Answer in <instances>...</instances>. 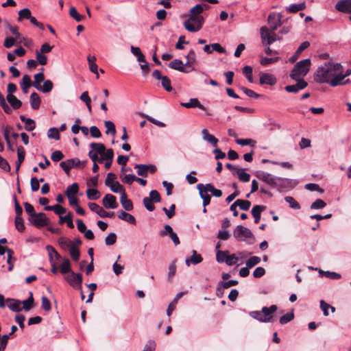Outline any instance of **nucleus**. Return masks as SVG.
I'll list each match as a JSON object with an SVG mask.
<instances>
[{"instance_id":"1","label":"nucleus","mask_w":351,"mask_h":351,"mask_svg":"<svg viewBox=\"0 0 351 351\" xmlns=\"http://www.w3.org/2000/svg\"><path fill=\"white\" fill-rule=\"evenodd\" d=\"M342 69L340 63L325 62L319 66L313 75L315 82L319 84L328 83L336 73Z\"/></svg>"},{"instance_id":"2","label":"nucleus","mask_w":351,"mask_h":351,"mask_svg":"<svg viewBox=\"0 0 351 351\" xmlns=\"http://www.w3.org/2000/svg\"><path fill=\"white\" fill-rule=\"evenodd\" d=\"M311 62L309 58L304 59L297 62L291 71L289 77L292 80H304L303 77L310 71Z\"/></svg>"},{"instance_id":"3","label":"nucleus","mask_w":351,"mask_h":351,"mask_svg":"<svg viewBox=\"0 0 351 351\" xmlns=\"http://www.w3.org/2000/svg\"><path fill=\"white\" fill-rule=\"evenodd\" d=\"M255 176L258 180L267 183L271 188H280L282 186L281 182L285 180L283 178L275 177L269 173L262 171H256Z\"/></svg>"},{"instance_id":"4","label":"nucleus","mask_w":351,"mask_h":351,"mask_svg":"<svg viewBox=\"0 0 351 351\" xmlns=\"http://www.w3.org/2000/svg\"><path fill=\"white\" fill-rule=\"evenodd\" d=\"M204 23V17L189 16V19L184 22V27L190 32H197L202 28Z\"/></svg>"},{"instance_id":"5","label":"nucleus","mask_w":351,"mask_h":351,"mask_svg":"<svg viewBox=\"0 0 351 351\" xmlns=\"http://www.w3.org/2000/svg\"><path fill=\"white\" fill-rule=\"evenodd\" d=\"M64 279L74 289L82 290L83 278L80 273L71 272L64 276Z\"/></svg>"},{"instance_id":"6","label":"nucleus","mask_w":351,"mask_h":351,"mask_svg":"<svg viewBox=\"0 0 351 351\" xmlns=\"http://www.w3.org/2000/svg\"><path fill=\"white\" fill-rule=\"evenodd\" d=\"M29 221L35 227L40 228L47 226L49 223V219L46 217L45 213H38L28 218Z\"/></svg>"},{"instance_id":"7","label":"nucleus","mask_w":351,"mask_h":351,"mask_svg":"<svg viewBox=\"0 0 351 351\" xmlns=\"http://www.w3.org/2000/svg\"><path fill=\"white\" fill-rule=\"evenodd\" d=\"M233 235L239 241H244L245 239L250 238L254 239L252 231L241 225H239L236 227L233 232Z\"/></svg>"},{"instance_id":"8","label":"nucleus","mask_w":351,"mask_h":351,"mask_svg":"<svg viewBox=\"0 0 351 351\" xmlns=\"http://www.w3.org/2000/svg\"><path fill=\"white\" fill-rule=\"evenodd\" d=\"M85 163L86 161L82 162L78 158H75L62 161L60 163V166L64 171V172L68 174L71 169L78 167L81 165H82L84 167Z\"/></svg>"},{"instance_id":"9","label":"nucleus","mask_w":351,"mask_h":351,"mask_svg":"<svg viewBox=\"0 0 351 351\" xmlns=\"http://www.w3.org/2000/svg\"><path fill=\"white\" fill-rule=\"evenodd\" d=\"M282 15L280 12H271L269 14L267 21L271 30H276L282 25Z\"/></svg>"},{"instance_id":"10","label":"nucleus","mask_w":351,"mask_h":351,"mask_svg":"<svg viewBox=\"0 0 351 351\" xmlns=\"http://www.w3.org/2000/svg\"><path fill=\"white\" fill-rule=\"evenodd\" d=\"M88 207L93 212H95L98 215H99L101 217L105 218V217H112L114 215V212H107L102 207H101L99 205H98L96 203L90 202L88 203Z\"/></svg>"},{"instance_id":"11","label":"nucleus","mask_w":351,"mask_h":351,"mask_svg":"<svg viewBox=\"0 0 351 351\" xmlns=\"http://www.w3.org/2000/svg\"><path fill=\"white\" fill-rule=\"evenodd\" d=\"M296 81L295 84L286 86L285 89L288 93H298L300 90L304 89L308 83L304 80H294Z\"/></svg>"},{"instance_id":"12","label":"nucleus","mask_w":351,"mask_h":351,"mask_svg":"<svg viewBox=\"0 0 351 351\" xmlns=\"http://www.w3.org/2000/svg\"><path fill=\"white\" fill-rule=\"evenodd\" d=\"M277 79L271 73H261L259 83L260 84H267L269 86H274L276 84Z\"/></svg>"},{"instance_id":"13","label":"nucleus","mask_w":351,"mask_h":351,"mask_svg":"<svg viewBox=\"0 0 351 351\" xmlns=\"http://www.w3.org/2000/svg\"><path fill=\"white\" fill-rule=\"evenodd\" d=\"M102 204L107 209H114L118 206L116 197L110 193L104 196L102 199Z\"/></svg>"},{"instance_id":"14","label":"nucleus","mask_w":351,"mask_h":351,"mask_svg":"<svg viewBox=\"0 0 351 351\" xmlns=\"http://www.w3.org/2000/svg\"><path fill=\"white\" fill-rule=\"evenodd\" d=\"M335 9L342 13L351 16V0H340L335 4Z\"/></svg>"},{"instance_id":"15","label":"nucleus","mask_w":351,"mask_h":351,"mask_svg":"<svg viewBox=\"0 0 351 351\" xmlns=\"http://www.w3.org/2000/svg\"><path fill=\"white\" fill-rule=\"evenodd\" d=\"M260 35L263 46L271 45L272 44L270 29L267 27L263 26L261 27Z\"/></svg>"},{"instance_id":"16","label":"nucleus","mask_w":351,"mask_h":351,"mask_svg":"<svg viewBox=\"0 0 351 351\" xmlns=\"http://www.w3.org/2000/svg\"><path fill=\"white\" fill-rule=\"evenodd\" d=\"M197 188L199 190L200 197L203 199V206L206 207L210 202V196L208 194V191L207 188L203 184H198Z\"/></svg>"},{"instance_id":"17","label":"nucleus","mask_w":351,"mask_h":351,"mask_svg":"<svg viewBox=\"0 0 351 351\" xmlns=\"http://www.w3.org/2000/svg\"><path fill=\"white\" fill-rule=\"evenodd\" d=\"M345 75H343V73H341V70L339 72L336 73L335 75L332 76L329 84L333 87L341 84H346V83L348 82L349 80L343 81Z\"/></svg>"},{"instance_id":"18","label":"nucleus","mask_w":351,"mask_h":351,"mask_svg":"<svg viewBox=\"0 0 351 351\" xmlns=\"http://www.w3.org/2000/svg\"><path fill=\"white\" fill-rule=\"evenodd\" d=\"M277 309L278 307L275 304L271 305L269 307L264 306L262 308L261 311L263 313V317H265V319H268L267 322H273L272 314L274 313Z\"/></svg>"},{"instance_id":"19","label":"nucleus","mask_w":351,"mask_h":351,"mask_svg":"<svg viewBox=\"0 0 351 351\" xmlns=\"http://www.w3.org/2000/svg\"><path fill=\"white\" fill-rule=\"evenodd\" d=\"M203 258L201 254H197L195 250L192 251V255L189 258H186L185 260L186 265L189 267L191 264L197 265L202 263Z\"/></svg>"},{"instance_id":"20","label":"nucleus","mask_w":351,"mask_h":351,"mask_svg":"<svg viewBox=\"0 0 351 351\" xmlns=\"http://www.w3.org/2000/svg\"><path fill=\"white\" fill-rule=\"evenodd\" d=\"M184 66L185 65L182 63V61L179 59H175L169 64V66L171 69L182 73H189V71L184 68Z\"/></svg>"},{"instance_id":"21","label":"nucleus","mask_w":351,"mask_h":351,"mask_svg":"<svg viewBox=\"0 0 351 351\" xmlns=\"http://www.w3.org/2000/svg\"><path fill=\"white\" fill-rule=\"evenodd\" d=\"M182 106L186 108H198L202 110H206V108L199 101L197 98H191L189 102L181 103Z\"/></svg>"},{"instance_id":"22","label":"nucleus","mask_w":351,"mask_h":351,"mask_svg":"<svg viewBox=\"0 0 351 351\" xmlns=\"http://www.w3.org/2000/svg\"><path fill=\"white\" fill-rule=\"evenodd\" d=\"M6 302L9 309L14 312H19L22 309L21 307V302L19 300L8 298Z\"/></svg>"},{"instance_id":"23","label":"nucleus","mask_w":351,"mask_h":351,"mask_svg":"<svg viewBox=\"0 0 351 351\" xmlns=\"http://www.w3.org/2000/svg\"><path fill=\"white\" fill-rule=\"evenodd\" d=\"M20 86L23 93L26 94L29 91V88L32 86V82L28 75H24L20 82Z\"/></svg>"},{"instance_id":"24","label":"nucleus","mask_w":351,"mask_h":351,"mask_svg":"<svg viewBox=\"0 0 351 351\" xmlns=\"http://www.w3.org/2000/svg\"><path fill=\"white\" fill-rule=\"evenodd\" d=\"M6 99L14 110L19 109L22 106L21 101L13 94H8Z\"/></svg>"},{"instance_id":"25","label":"nucleus","mask_w":351,"mask_h":351,"mask_svg":"<svg viewBox=\"0 0 351 351\" xmlns=\"http://www.w3.org/2000/svg\"><path fill=\"white\" fill-rule=\"evenodd\" d=\"M202 138L204 141L210 143L213 146L217 147L218 139L215 137L213 135L209 134L208 130L207 129H203L202 130Z\"/></svg>"},{"instance_id":"26","label":"nucleus","mask_w":351,"mask_h":351,"mask_svg":"<svg viewBox=\"0 0 351 351\" xmlns=\"http://www.w3.org/2000/svg\"><path fill=\"white\" fill-rule=\"evenodd\" d=\"M118 217L132 225H135L136 223V219L133 215L122 210L118 212Z\"/></svg>"},{"instance_id":"27","label":"nucleus","mask_w":351,"mask_h":351,"mask_svg":"<svg viewBox=\"0 0 351 351\" xmlns=\"http://www.w3.org/2000/svg\"><path fill=\"white\" fill-rule=\"evenodd\" d=\"M20 119L22 122L25 123V130L31 132L36 128V123L34 119L27 118L24 115L20 116Z\"/></svg>"},{"instance_id":"28","label":"nucleus","mask_w":351,"mask_h":351,"mask_svg":"<svg viewBox=\"0 0 351 351\" xmlns=\"http://www.w3.org/2000/svg\"><path fill=\"white\" fill-rule=\"evenodd\" d=\"M120 202L125 210L131 211L133 209L132 202L128 198L126 193H123L121 195Z\"/></svg>"},{"instance_id":"29","label":"nucleus","mask_w":351,"mask_h":351,"mask_svg":"<svg viewBox=\"0 0 351 351\" xmlns=\"http://www.w3.org/2000/svg\"><path fill=\"white\" fill-rule=\"evenodd\" d=\"M265 206L256 205L252 209V215L254 217V223H258L261 219V212L265 209Z\"/></svg>"},{"instance_id":"30","label":"nucleus","mask_w":351,"mask_h":351,"mask_svg":"<svg viewBox=\"0 0 351 351\" xmlns=\"http://www.w3.org/2000/svg\"><path fill=\"white\" fill-rule=\"evenodd\" d=\"M31 107L34 110H38L40 106L41 100L38 94L34 92L31 94L29 97Z\"/></svg>"},{"instance_id":"31","label":"nucleus","mask_w":351,"mask_h":351,"mask_svg":"<svg viewBox=\"0 0 351 351\" xmlns=\"http://www.w3.org/2000/svg\"><path fill=\"white\" fill-rule=\"evenodd\" d=\"M204 11V7L201 4H197L193 7L189 12V16L203 17L201 14Z\"/></svg>"},{"instance_id":"32","label":"nucleus","mask_w":351,"mask_h":351,"mask_svg":"<svg viewBox=\"0 0 351 351\" xmlns=\"http://www.w3.org/2000/svg\"><path fill=\"white\" fill-rule=\"evenodd\" d=\"M306 8L305 2H302L298 4H291L286 8V10L289 13H296L299 11L304 10Z\"/></svg>"},{"instance_id":"33","label":"nucleus","mask_w":351,"mask_h":351,"mask_svg":"<svg viewBox=\"0 0 351 351\" xmlns=\"http://www.w3.org/2000/svg\"><path fill=\"white\" fill-rule=\"evenodd\" d=\"M12 130V127L10 125H6L3 127V133L5 138V140L6 141L8 149L12 152L14 151V149L12 148V146L11 145V142L10 140L9 134L11 130Z\"/></svg>"},{"instance_id":"34","label":"nucleus","mask_w":351,"mask_h":351,"mask_svg":"<svg viewBox=\"0 0 351 351\" xmlns=\"http://www.w3.org/2000/svg\"><path fill=\"white\" fill-rule=\"evenodd\" d=\"M58 243L60 247L64 250H69L74 245L73 241L66 237H60L58 239Z\"/></svg>"},{"instance_id":"35","label":"nucleus","mask_w":351,"mask_h":351,"mask_svg":"<svg viewBox=\"0 0 351 351\" xmlns=\"http://www.w3.org/2000/svg\"><path fill=\"white\" fill-rule=\"evenodd\" d=\"M233 175H237L239 180L243 182H249L250 180V175L246 172H244L241 168L237 169V173L233 172Z\"/></svg>"},{"instance_id":"36","label":"nucleus","mask_w":351,"mask_h":351,"mask_svg":"<svg viewBox=\"0 0 351 351\" xmlns=\"http://www.w3.org/2000/svg\"><path fill=\"white\" fill-rule=\"evenodd\" d=\"M34 300L33 298V294L32 292L29 293V297L27 299L23 300L21 303H23V308L25 311H30L34 305Z\"/></svg>"},{"instance_id":"37","label":"nucleus","mask_w":351,"mask_h":351,"mask_svg":"<svg viewBox=\"0 0 351 351\" xmlns=\"http://www.w3.org/2000/svg\"><path fill=\"white\" fill-rule=\"evenodd\" d=\"M60 272L63 274H71L73 272L71 268V263L68 258H65L60 267Z\"/></svg>"},{"instance_id":"38","label":"nucleus","mask_w":351,"mask_h":351,"mask_svg":"<svg viewBox=\"0 0 351 351\" xmlns=\"http://www.w3.org/2000/svg\"><path fill=\"white\" fill-rule=\"evenodd\" d=\"M64 223H66V225L69 228H74V224L72 220V215L71 213H69L67 215L64 217L60 216L59 223L62 224Z\"/></svg>"},{"instance_id":"39","label":"nucleus","mask_w":351,"mask_h":351,"mask_svg":"<svg viewBox=\"0 0 351 351\" xmlns=\"http://www.w3.org/2000/svg\"><path fill=\"white\" fill-rule=\"evenodd\" d=\"M90 146L94 153H97V154H99L100 156L104 152L106 148L105 145L100 143H91Z\"/></svg>"},{"instance_id":"40","label":"nucleus","mask_w":351,"mask_h":351,"mask_svg":"<svg viewBox=\"0 0 351 351\" xmlns=\"http://www.w3.org/2000/svg\"><path fill=\"white\" fill-rule=\"evenodd\" d=\"M86 195L88 199L97 200L100 197V193L96 189H88L86 190Z\"/></svg>"},{"instance_id":"41","label":"nucleus","mask_w":351,"mask_h":351,"mask_svg":"<svg viewBox=\"0 0 351 351\" xmlns=\"http://www.w3.org/2000/svg\"><path fill=\"white\" fill-rule=\"evenodd\" d=\"M45 80V75L43 72L36 73L34 75V81L32 82L33 86L36 88L38 90L40 88L39 86L40 83L43 82Z\"/></svg>"},{"instance_id":"42","label":"nucleus","mask_w":351,"mask_h":351,"mask_svg":"<svg viewBox=\"0 0 351 351\" xmlns=\"http://www.w3.org/2000/svg\"><path fill=\"white\" fill-rule=\"evenodd\" d=\"M53 82L49 80H47L44 81V84L43 86H39L40 88L38 89V90L41 91L43 93H49L50 91H51V90L53 89Z\"/></svg>"},{"instance_id":"43","label":"nucleus","mask_w":351,"mask_h":351,"mask_svg":"<svg viewBox=\"0 0 351 351\" xmlns=\"http://www.w3.org/2000/svg\"><path fill=\"white\" fill-rule=\"evenodd\" d=\"M47 250L49 253V257L50 262L53 261V256L55 257V258L57 261L60 260V258H61L60 255L58 253V252L56 250V249L53 247H52L51 245H47Z\"/></svg>"},{"instance_id":"44","label":"nucleus","mask_w":351,"mask_h":351,"mask_svg":"<svg viewBox=\"0 0 351 351\" xmlns=\"http://www.w3.org/2000/svg\"><path fill=\"white\" fill-rule=\"evenodd\" d=\"M69 250L71 258L74 261H77L80 257V252L79 248L73 245L69 249Z\"/></svg>"},{"instance_id":"45","label":"nucleus","mask_w":351,"mask_h":351,"mask_svg":"<svg viewBox=\"0 0 351 351\" xmlns=\"http://www.w3.org/2000/svg\"><path fill=\"white\" fill-rule=\"evenodd\" d=\"M131 52L136 56H137L138 62H145V58L144 55L141 51V49L137 47L131 46L130 47Z\"/></svg>"},{"instance_id":"46","label":"nucleus","mask_w":351,"mask_h":351,"mask_svg":"<svg viewBox=\"0 0 351 351\" xmlns=\"http://www.w3.org/2000/svg\"><path fill=\"white\" fill-rule=\"evenodd\" d=\"M250 315L252 318H254V319H256V320H258V321H259L261 322L267 323V320H268V319H265V316L263 317V313H262L261 311H251L250 313Z\"/></svg>"},{"instance_id":"47","label":"nucleus","mask_w":351,"mask_h":351,"mask_svg":"<svg viewBox=\"0 0 351 351\" xmlns=\"http://www.w3.org/2000/svg\"><path fill=\"white\" fill-rule=\"evenodd\" d=\"M186 58L187 59V61L184 64L185 66H189L194 64L196 62L195 52L193 49L190 50L188 54L186 55Z\"/></svg>"},{"instance_id":"48","label":"nucleus","mask_w":351,"mask_h":351,"mask_svg":"<svg viewBox=\"0 0 351 351\" xmlns=\"http://www.w3.org/2000/svg\"><path fill=\"white\" fill-rule=\"evenodd\" d=\"M280 59V58L278 56L274 57V58L264 57L261 59L260 64L262 66H267V65L277 62Z\"/></svg>"},{"instance_id":"49","label":"nucleus","mask_w":351,"mask_h":351,"mask_svg":"<svg viewBox=\"0 0 351 351\" xmlns=\"http://www.w3.org/2000/svg\"><path fill=\"white\" fill-rule=\"evenodd\" d=\"M109 186L110 187L111 191L114 193H119L121 195L123 194V193H125L124 187L117 181L114 182Z\"/></svg>"},{"instance_id":"50","label":"nucleus","mask_w":351,"mask_h":351,"mask_svg":"<svg viewBox=\"0 0 351 351\" xmlns=\"http://www.w3.org/2000/svg\"><path fill=\"white\" fill-rule=\"evenodd\" d=\"M79 191L78 184L75 182L66 188V195H75Z\"/></svg>"},{"instance_id":"51","label":"nucleus","mask_w":351,"mask_h":351,"mask_svg":"<svg viewBox=\"0 0 351 351\" xmlns=\"http://www.w3.org/2000/svg\"><path fill=\"white\" fill-rule=\"evenodd\" d=\"M161 84H162V87L167 92H171L173 90L171 80L167 76L162 77V78L161 80Z\"/></svg>"},{"instance_id":"52","label":"nucleus","mask_w":351,"mask_h":351,"mask_svg":"<svg viewBox=\"0 0 351 351\" xmlns=\"http://www.w3.org/2000/svg\"><path fill=\"white\" fill-rule=\"evenodd\" d=\"M135 169H137V174L138 176L146 178L147 176V165H136L134 167Z\"/></svg>"},{"instance_id":"53","label":"nucleus","mask_w":351,"mask_h":351,"mask_svg":"<svg viewBox=\"0 0 351 351\" xmlns=\"http://www.w3.org/2000/svg\"><path fill=\"white\" fill-rule=\"evenodd\" d=\"M235 202L237 206L243 210H247L251 206V202L249 200L239 199Z\"/></svg>"},{"instance_id":"54","label":"nucleus","mask_w":351,"mask_h":351,"mask_svg":"<svg viewBox=\"0 0 351 351\" xmlns=\"http://www.w3.org/2000/svg\"><path fill=\"white\" fill-rule=\"evenodd\" d=\"M294 318V314L293 312H289L280 317L279 322L281 324H286L291 322Z\"/></svg>"},{"instance_id":"55","label":"nucleus","mask_w":351,"mask_h":351,"mask_svg":"<svg viewBox=\"0 0 351 351\" xmlns=\"http://www.w3.org/2000/svg\"><path fill=\"white\" fill-rule=\"evenodd\" d=\"M205 186L207 188V191L210 192L215 197H219L222 195V191L220 189H215L213 184H206Z\"/></svg>"},{"instance_id":"56","label":"nucleus","mask_w":351,"mask_h":351,"mask_svg":"<svg viewBox=\"0 0 351 351\" xmlns=\"http://www.w3.org/2000/svg\"><path fill=\"white\" fill-rule=\"evenodd\" d=\"M41 307L47 312L50 311L51 309V302L46 296H42L41 298Z\"/></svg>"},{"instance_id":"57","label":"nucleus","mask_w":351,"mask_h":351,"mask_svg":"<svg viewBox=\"0 0 351 351\" xmlns=\"http://www.w3.org/2000/svg\"><path fill=\"white\" fill-rule=\"evenodd\" d=\"M236 143L241 146L250 145L254 147L255 145L256 141L250 138H238L236 140Z\"/></svg>"},{"instance_id":"58","label":"nucleus","mask_w":351,"mask_h":351,"mask_svg":"<svg viewBox=\"0 0 351 351\" xmlns=\"http://www.w3.org/2000/svg\"><path fill=\"white\" fill-rule=\"evenodd\" d=\"M15 226L16 228L21 232H23L25 229L24 225V220L21 217H15Z\"/></svg>"},{"instance_id":"59","label":"nucleus","mask_w":351,"mask_h":351,"mask_svg":"<svg viewBox=\"0 0 351 351\" xmlns=\"http://www.w3.org/2000/svg\"><path fill=\"white\" fill-rule=\"evenodd\" d=\"M285 200L289 204L291 208L297 210L300 208L299 203L293 197L286 196Z\"/></svg>"},{"instance_id":"60","label":"nucleus","mask_w":351,"mask_h":351,"mask_svg":"<svg viewBox=\"0 0 351 351\" xmlns=\"http://www.w3.org/2000/svg\"><path fill=\"white\" fill-rule=\"evenodd\" d=\"M261 262V258L256 256H251L246 261V266L247 267L252 268L255 265H258Z\"/></svg>"},{"instance_id":"61","label":"nucleus","mask_w":351,"mask_h":351,"mask_svg":"<svg viewBox=\"0 0 351 351\" xmlns=\"http://www.w3.org/2000/svg\"><path fill=\"white\" fill-rule=\"evenodd\" d=\"M101 158H104V160H113L114 158V151L112 149H106L105 148V151L101 155Z\"/></svg>"},{"instance_id":"62","label":"nucleus","mask_w":351,"mask_h":351,"mask_svg":"<svg viewBox=\"0 0 351 351\" xmlns=\"http://www.w3.org/2000/svg\"><path fill=\"white\" fill-rule=\"evenodd\" d=\"M31 16V11L28 8H24L19 12L18 21H21L22 19H29Z\"/></svg>"},{"instance_id":"63","label":"nucleus","mask_w":351,"mask_h":351,"mask_svg":"<svg viewBox=\"0 0 351 351\" xmlns=\"http://www.w3.org/2000/svg\"><path fill=\"white\" fill-rule=\"evenodd\" d=\"M143 203L147 210L153 211L155 209V206L154 204V202L148 197L143 198Z\"/></svg>"},{"instance_id":"64","label":"nucleus","mask_w":351,"mask_h":351,"mask_svg":"<svg viewBox=\"0 0 351 351\" xmlns=\"http://www.w3.org/2000/svg\"><path fill=\"white\" fill-rule=\"evenodd\" d=\"M47 136L49 138H53L55 140L60 139V134L59 131L56 128H51L48 130Z\"/></svg>"}]
</instances>
